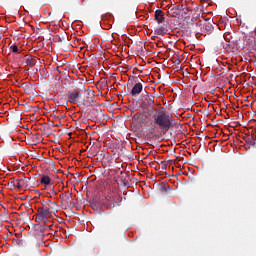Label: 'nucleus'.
Wrapping results in <instances>:
<instances>
[{
    "mask_svg": "<svg viewBox=\"0 0 256 256\" xmlns=\"http://www.w3.org/2000/svg\"><path fill=\"white\" fill-rule=\"evenodd\" d=\"M123 202V197L119 194L112 192L106 197L107 207L109 209H115V207H121V203Z\"/></svg>",
    "mask_w": 256,
    "mask_h": 256,
    "instance_id": "obj_3",
    "label": "nucleus"
},
{
    "mask_svg": "<svg viewBox=\"0 0 256 256\" xmlns=\"http://www.w3.org/2000/svg\"><path fill=\"white\" fill-rule=\"evenodd\" d=\"M154 99H155V97H153V96H147L146 98H145V101H147V103H148V105H154Z\"/></svg>",
    "mask_w": 256,
    "mask_h": 256,
    "instance_id": "obj_14",
    "label": "nucleus"
},
{
    "mask_svg": "<svg viewBox=\"0 0 256 256\" xmlns=\"http://www.w3.org/2000/svg\"><path fill=\"white\" fill-rule=\"evenodd\" d=\"M246 141L249 143V145L255 146V140H253V137H248Z\"/></svg>",
    "mask_w": 256,
    "mask_h": 256,
    "instance_id": "obj_18",
    "label": "nucleus"
},
{
    "mask_svg": "<svg viewBox=\"0 0 256 256\" xmlns=\"http://www.w3.org/2000/svg\"><path fill=\"white\" fill-rule=\"evenodd\" d=\"M82 93L79 92L78 90H72V91H69L67 93V102L68 103H72V105H81V97H82Z\"/></svg>",
    "mask_w": 256,
    "mask_h": 256,
    "instance_id": "obj_4",
    "label": "nucleus"
},
{
    "mask_svg": "<svg viewBox=\"0 0 256 256\" xmlns=\"http://www.w3.org/2000/svg\"><path fill=\"white\" fill-rule=\"evenodd\" d=\"M83 107H95V94L93 91L88 92L86 98H83L80 102Z\"/></svg>",
    "mask_w": 256,
    "mask_h": 256,
    "instance_id": "obj_6",
    "label": "nucleus"
},
{
    "mask_svg": "<svg viewBox=\"0 0 256 256\" xmlns=\"http://www.w3.org/2000/svg\"><path fill=\"white\" fill-rule=\"evenodd\" d=\"M65 197H67V193H65V194H60L59 195V199H61L62 201H65Z\"/></svg>",
    "mask_w": 256,
    "mask_h": 256,
    "instance_id": "obj_19",
    "label": "nucleus"
},
{
    "mask_svg": "<svg viewBox=\"0 0 256 256\" xmlns=\"http://www.w3.org/2000/svg\"><path fill=\"white\" fill-rule=\"evenodd\" d=\"M42 203L45 205V207H48V209H50V211H55V209H57V203H55L51 200H47Z\"/></svg>",
    "mask_w": 256,
    "mask_h": 256,
    "instance_id": "obj_13",
    "label": "nucleus"
},
{
    "mask_svg": "<svg viewBox=\"0 0 256 256\" xmlns=\"http://www.w3.org/2000/svg\"><path fill=\"white\" fill-rule=\"evenodd\" d=\"M168 31L166 27L160 26L154 30V33L155 35H161L163 37V35H167Z\"/></svg>",
    "mask_w": 256,
    "mask_h": 256,
    "instance_id": "obj_12",
    "label": "nucleus"
},
{
    "mask_svg": "<svg viewBox=\"0 0 256 256\" xmlns=\"http://www.w3.org/2000/svg\"><path fill=\"white\" fill-rule=\"evenodd\" d=\"M11 184L17 189H29L31 185V179L24 177L11 182Z\"/></svg>",
    "mask_w": 256,
    "mask_h": 256,
    "instance_id": "obj_5",
    "label": "nucleus"
},
{
    "mask_svg": "<svg viewBox=\"0 0 256 256\" xmlns=\"http://www.w3.org/2000/svg\"><path fill=\"white\" fill-rule=\"evenodd\" d=\"M49 207L45 206L44 203H41V206L37 208V213L35 217L36 223H49V219L53 217Z\"/></svg>",
    "mask_w": 256,
    "mask_h": 256,
    "instance_id": "obj_2",
    "label": "nucleus"
},
{
    "mask_svg": "<svg viewBox=\"0 0 256 256\" xmlns=\"http://www.w3.org/2000/svg\"><path fill=\"white\" fill-rule=\"evenodd\" d=\"M154 129L161 130V133L165 135L169 129H173L175 125V119L171 115L167 114L165 111L158 109L156 113L152 115Z\"/></svg>",
    "mask_w": 256,
    "mask_h": 256,
    "instance_id": "obj_1",
    "label": "nucleus"
},
{
    "mask_svg": "<svg viewBox=\"0 0 256 256\" xmlns=\"http://www.w3.org/2000/svg\"><path fill=\"white\" fill-rule=\"evenodd\" d=\"M40 73L43 74V77L45 79H47V77H49V72H47V69H45V68L40 69Z\"/></svg>",
    "mask_w": 256,
    "mask_h": 256,
    "instance_id": "obj_15",
    "label": "nucleus"
},
{
    "mask_svg": "<svg viewBox=\"0 0 256 256\" xmlns=\"http://www.w3.org/2000/svg\"><path fill=\"white\" fill-rule=\"evenodd\" d=\"M37 61H39V59L35 56H31V55L25 56V63L29 67H35V65H37Z\"/></svg>",
    "mask_w": 256,
    "mask_h": 256,
    "instance_id": "obj_9",
    "label": "nucleus"
},
{
    "mask_svg": "<svg viewBox=\"0 0 256 256\" xmlns=\"http://www.w3.org/2000/svg\"><path fill=\"white\" fill-rule=\"evenodd\" d=\"M40 183L45 185V187H49V185H51V178L45 174H42L40 177Z\"/></svg>",
    "mask_w": 256,
    "mask_h": 256,
    "instance_id": "obj_11",
    "label": "nucleus"
},
{
    "mask_svg": "<svg viewBox=\"0 0 256 256\" xmlns=\"http://www.w3.org/2000/svg\"><path fill=\"white\" fill-rule=\"evenodd\" d=\"M34 141L35 143H39V141H41V134L36 133L34 136Z\"/></svg>",
    "mask_w": 256,
    "mask_h": 256,
    "instance_id": "obj_17",
    "label": "nucleus"
},
{
    "mask_svg": "<svg viewBox=\"0 0 256 256\" xmlns=\"http://www.w3.org/2000/svg\"><path fill=\"white\" fill-rule=\"evenodd\" d=\"M155 20L157 21L158 25L165 22V12L162 10H156L154 15Z\"/></svg>",
    "mask_w": 256,
    "mask_h": 256,
    "instance_id": "obj_8",
    "label": "nucleus"
},
{
    "mask_svg": "<svg viewBox=\"0 0 256 256\" xmlns=\"http://www.w3.org/2000/svg\"><path fill=\"white\" fill-rule=\"evenodd\" d=\"M10 49L12 51V53H19V47H17V45H12L10 46Z\"/></svg>",
    "mask_w": 256,
    "mask_h": 256,
    "instance_id": "obj_16",
    "label": "nucleus"
},
{
    "mask_svg": "<svg viewBox=\"0 0 256 256\" xmlns=\"http://www.w3.org/2000/svg\"><path fill=\"white\" fill-rule=\"evenodd\" d=\"M55 193V195H57V192H54Z\"/></svg>",
    "mask_w": 256,
    "mask_h": 256,
    "instance_id": "obj_22",
    "label": "nucleus"
},
{
    "mask_svg": "<svg viewBox=\"0 0 256 256\" xmlns=\"http://www.w3.org/2000/svg\"><path fill=\"white\" fill-rule=\"evenodd\" d=\"M141 91H143V84H141L140 82L136 83L132 90L130 91L132 97H137V95H139L141 93Z\"/></svg>",
    "mask_w": 256,
    "mask_h": 256,
    "instance_id": "obj_10",
    "label": "nucleus"
},
{
    "mask_svg": "<svg viewBox=\"0 0 256 256\" xmlns=\"http://www.w3.org/2000/svg\"><path fill=\"white\" fill-rule=\"evenodd\" d=\"M185 11V8H183V5H177L172 8H170L169 14L171 17H181V13Z\"/></svg>",
    "mask_w": 256,
    "mask_h": 256,
    "instance_id": "obj_7",
    "label": "nucleus"
},
{
    "mask_svg": "<svg viewBox=\"0 0 256 256\" xmlns=\"http://www.w3.org/2000/svg\"><path fill=\"white\" fill-rule=\"evenodd\" d=\"M182 11H184L185 15H187V13H189V10H188V9H184V10H182Z\"/></svg>",
    "mask_w": 256,
    "mask_h": 256,
    "instance_id": "obj_21",
    "label": "nucleus"
},
{
    "mask_svg": "<svg viewBox=\"0 0 256 256\" xmlns=\"http://www.w3.org/2000/svg\"><path fill=\"white\" fill-rule=\"evenodd\" d=\"M66 193H67V196H66L67 199L70 200L71 199V193H69V192H66Z\"/></svg>",
    "mask_w": 256,
    "mask_h": 256,
    "instance_id": "obj_20",
    "label": "nucleus"
}]
</instances>
